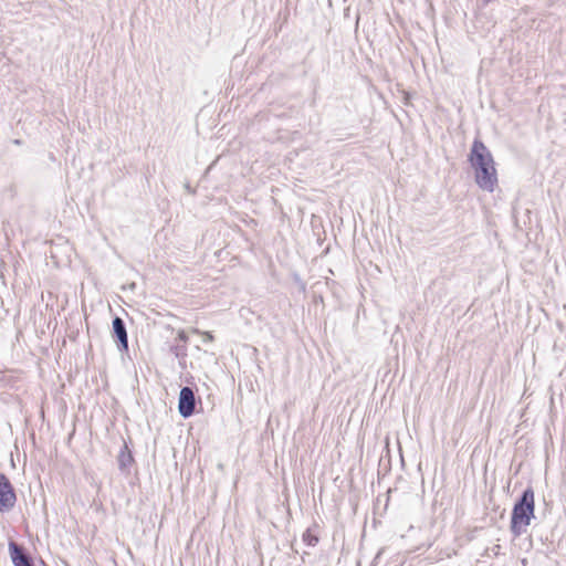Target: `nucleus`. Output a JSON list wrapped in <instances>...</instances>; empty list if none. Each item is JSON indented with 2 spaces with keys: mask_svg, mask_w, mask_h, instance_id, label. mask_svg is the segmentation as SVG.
<instances>
[{
  "mask_svg": "<svg viewBox=\"0 0 566 566\" xmlns=\"http://www.w3.org/2000/svg\"><path fill=\"white\" fill-rule=\"evenodd\" d=\"M17 496L9 479L0 473V511L9 512L15 504Z\"/></svg>",
  "mask_w": 566,
  "mask_h": 566,
  "instance_id": "3",
  "label": "nucleus"
},
{
  "mask_svg": "<svg viewBox=\"0 0 566 566\" xmlns=\"http://www.w3.org/2000/svg\"><path fill=\"white\" fill-rule=\"evenodd\" d=\"M113 333L115 337L117 338V342L119 343L120 348L127 349L128 348V338H127V332L124 321L116 316L113 319Z\"/></svg>",
  "mask_w": 566,
  "mask_h": 566,
  "instance_id": "6",
  "label": "nucleus"
},
{
  "mask_svg": "<svg viewBox=\"0 0 566 566\" xmlns=\"http://www.w3.org/2000/svg\"><path fill=\"white\" fill-rule=\"evenodd\" d=\"M196 398L190 387H182L179 392L178 410L181 417L188 418L193 415Z\"/></svg>",
  "mask_w": 566,
  "mask_h": 566,
  "instance_id": "4",
  "label": "nucleus"
},
{
  "mask_svg": "<svg viewBox=\"0 0 566 566\" xmlns=\"http://www.w3.org/2000/svg\"><path fill=\"white\" fill-rule=\"evenodd\" d=\"M133 460L134 459H133L130 451L128 450L127 446L124 444L119 451L118 457H117L118 468L122 471L127 470L130 467Z\"/></svg>",
  "mask_w": 566,
  "mask_h": 566,
  "instance_id": "7",
  "label": "nucleus"
},
{
  "mask_svg": "<svg viewBox=\"0 0 566 566\" xmlns=\"http://www.w3.org/2000/svg\"><path fill=\"white\" fill-rule=\"evenodd\" d=\"M469 160L474 168L479 187L492 192L497 184L496 169L490 150L481 140L473 142Z\"/></svg>",
  "mask_w": 566,
  "mask_h": 566,
  "instance_id": "1",
  "label": "nucleus"
},
{
  "mask_svg": "<svg viewBox=\"0 0 566 566\" xmlns=\"http://www.w3.org/2000/svg\"><path fill=\"white\" fill-rule=\"evenodd\" d=\"M9 551L14 566H33L30 557L17 543L10 542Z\"/></svg>",
  "mask_w": 566,
  "mask_h": 566,
  "instance_id": "5",
  "label": "nucleus"
},
{
  "mask_svg": "<svg viewBox=\"0 0 566 566\" xmlns=\"http://www.w3.org/2000/svg\"><path fill=\"white\" fill-rule=\"evenodd\" d=\"M534 516V492L531 488L526 489L520 500L515 503L511 517V531L515 536L522 534L524 528L530 525Z\"/></svg>",
  "mask_w": 566,
  "mask_h": 566,
  "instance_id": "2",
  "label": "nucleus"
},
{
  "mask_svg": "<svg viewBox=\"0 0 566 566\" xmlns=\"http://www.w3.org/2000/svg\"><path fill=\"white\" fill-rule=\"evenodd\" d=\"M191 333L201 335L203 337V342H212L213 340V336L209 332H201L198 328H192Z\"/></svg>",
  "mask_w": 566,
  "mask_h": 566,
  "instance_id": "9",
  "label": "nucleus"
},
{
  "mask_svg": "<svg viewBox=\"0 0 566 566\" xmlns=\"http://www.w3.org/2000/svg\"><path fill=\"white\" fill-rule=\"evenodd\" d=\"M303 542L307 545V546H315L317 543H318V537L314 534H312V532L310 530H307L304 534H303Z\"/></svg>",
  "mask_w": 566,
  "mask_h": 566,
  "instance_id": "8",
  "label": "nucleus"
},
{
  "mask_svg": "<svg viewBox=\"0 0 566 566\" xmlns=\"http://www.w3.org/2000/svg\"><path fill=\"white\" fill-rule=\"evenodd\" d=\"M178 339L186 343L188 342V335L185 331H179L178 332Z\"/></svg>",
  "mask_w": 566,
  "mask_h": 566,
  "instance_id": "10",
  "label": "nucleus"
}]
</instances>
